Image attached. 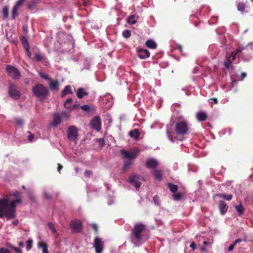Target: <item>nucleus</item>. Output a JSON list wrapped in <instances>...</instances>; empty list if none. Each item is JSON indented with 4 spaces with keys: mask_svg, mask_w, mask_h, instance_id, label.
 I'll list each match as a JSON object with an SVG mask.
<instances>
[{
    "mask_svg": "<svg viewBox=\"0 0 253 253\" xmlns=\"http://www.w3.org/2000/svg\"><path fill=\"white\" fill-rule=\"evenodd\" d=\"M21 42H22L23 45L29 43L26 37H22L21 39Z\"/></svg>",
    "mask_w": 253,
    "mask_h": 253,
    "instance_id": "nucleus-59",
    "label": "nucleus"
},
{
    "mask_svg": "<svg viewBox=\"0 0 253 253\" xmlns=\"http://www.w3.org/2000/svg\"><path fill=\"white\" fill-rule=\"evenodd\" d=\"M23 46L26 51H28L30 49V45L29 43L23 44Z\"/></svg>",
    "mask_w": 253,
    "mask_h": 253,
    "instance_id": "nucleus-60",
    "label": "nucleus"
},
{
    "mask_svg": "<svg viewBox=\"0 0 253 253\" xmlns=\"http://www.w3.org/2000/svg\"><path fill=\"white\" fill-rule=\"evenodd\" d=\"M136 22L135 20V16L134 14H131L128 17L127 19V23H130V24H134Z\"/></svg>",
    "mask_w": 253,
    "mask_h": 253,
    "instance_id": "nucleus-34",
    "label": "nucleus"
},
{
    "mask_svg": "<svg viewBox=\"0 0 253 253\" xmlns=\"http://www.w3.org/2000/svg\"><path fill=\"white\" fill-rule=\"evenodd\" d=\"M40 77L43 79H44L45 80H48L49 81V80H51V78H48V76L46 74H43V73H40Z\"/></svg>",
    "mask_w": 253,
    "mask_h": 253,
    "instance_id": "nucleus-55",
    "label": "nucleus"
},
{
    "mask_svg": "<svg viewBox=\"0 0 253 253\" xmlns=\"http://www.w3.org/2000/svg\"><path fill=\"white\" fill-rule=\"evenodd\" d=\"M6 71L8 76L13 80L19 79L21 77V74L18 70L11 65L6 66Z\"/></svg>",
    "mask_w": 253,
    "mask_h": 253,
    "instance_id": "nucleus-8",
    "label": "nucleus"
},
{
    "mask_svg": "<svg viewBox=\"0 0 253 253\" xmlns=\"http://www.w3.org/2000/svg\"><path fill=\"white\" fill-rule=\"evenodd\" d=\"M104 243L101 238L96 237L94 240V247L96 253H101L103 249Z\"/></svg>",
    "mask_w": 253,
    "mask_h": 253,
    "instance_id": "nucleus-11",
    "label": "nucleus"
},
{
    "mask_svg": "<svg viewBox=\"0 0 253 253\" xmlns=\"http://www.w3.org/2000/svg\"><path fill=\"white\" fill-rule=\"evenodd\" d=\"M17 10L18 8L13 6L11 13V17L12 19H14L18 16Z\"/></svg>",
    "mask_w": 253,
    "mask_h": 253,
    "instance_id": "nucleus-38",
    "label": "nucleus"
},
{
    "mask_svg": "<svg viewBox=\"0 0 253 253\" xmlns=\"http://www.w3.org/2000/svg\"><path fill=\"white\" fill-rule=\"evenodd\" d=\"M89 93L88 87H80V99H82L84 96H88Z\"/></svg>",
    "mask_w": 253,
    "mask_h": 253,
    "instance_id": "nucleus-21",
    "label": "nucleus"
},
{
    "mask_svg": "<svg viewBox=\"0 0 253 253\" xmlns=\"http://www.w3.org/2000/svg\"><path fill=\"white\" fill-rule=\"evenodd\" d=\"M36 2L34 0L30 2L28 4V8L33 9L35 7Z\"/></svg>",
    "mask_w": 253,
    "mask_h": 253,
    "instance_id": "nucleus-45",
    "label": "nucleus"
},
{
    "mask_svg": "<svg viewBox=\"0 0 253 253\" xmlns=\"http://www.w3.org/2000/svg\"><path fill=\"white\" fill-rule=\"evenodd\" d=\"M131 32L129 31V30H126L125 31H123L122 35L126 39H127V38H129L131 36Z\"/></svg>",
    "mask_w": 253,
    "mask_h": 253,
    "instance_id": "nucleus-40",
    "label": "nucleus"
},
{
    "mask_svg": "<svg viewBox=\"0 0 253 253\" xmlns=\"http://www.w3.org/2000/svg\"><path fill=\"white\" fill-rule=\"evenodd\" d=\"M83 64L84 65V69H89L90 65V61L88 59H86V58H84L83 59Z\"/></svg>",
    "mask_w": 253,
    "mask_h": 253,
    "instance_id": "nucleus-37",
    "label": "nucleus"
},
{
    "mask_svg": "<svg viewBox=\"0 0 253 253\" xmlns=\"http://www.w3.org/2000/svg\"><path fill=\"white\" fill-rule=\"evenodd\" d=\"M228 209L227 206H221L220 207V211L222 214H224Z\"/></svg>",
    "mask_w": 253,
    "mask_h": 253,
    "instance_id": "nucleus-51",
    "label": "nucleus"
},
{
    "mask_svg": "<svg viewBox=\"0 0 253 253\" xmlns=\"http://www.w3.org/2000/svg\"><path fill=\"white\" fill-rule=\"evenodd\" d=\"M6 245L9 247L10 248L14 250L15 251L17 252L18 253H22V250L14 246H13L12 244H11L9 243H6Z\"/></svg>",
    "mask_w": 253,
    "mask_h": 253,
    "instance_id": "nucleus-35",
    "label": "nucleus"
},
{
    "mask_svg": "<svg viewBox=\"0 0 253 253\" xmlns=\"http://www.w3.org/2000/svg\"><path fill=\"white\" fill-rule=\"evenodd\" d=\"M57 165H58V168H57L58 171L59 172V173H61V170L62 169L63 167L60 164H58Z\"/></svg>",
    "mask_w": 253,
    "mask_h": 253,
    "instance_id": "nucleus-64",
    "label": "nucleus"
},
{
    "mask_svg": "<svg viewBox=\"0 0 253 253\" xmlns=\"http://www.w3.org/2000/svg\"><path fill=\"white\" fill-rule=\"evenodd\" d=\"M129 134L130 136L133 137L135 140H137L139 138L140 133L138 129H134L132 131H129Z\"/></svg>",
    "mask_w": 253,
    "mask_h": 253,
    "instance_id": "nucleus-25",
    "label": "nucleus"
},
{
    "mask_svg": "<svg viewBox=\"0 0 253 253\" xmlns=\"http://www.w3.org/2000/svg\"><path fill=\"white\" fill-rule=\"evenodd\" d=\"M146 226L143 223H136L133 227L131 234L133 238L136 241H140L142 238V233L145 229Z\"/></svg>",
    "mask_w": 253,
    "mask_h": 253,
    "instance_id": "nucleus-5",
    "label": "nucleus"
},
{
    "mask_svg": "<svg viewBox=\"0 0 253 253\" xmlns=\"http://www.w3.org/2000/svg\"><path fill=\"white\" fill-rule=\"evenodd\" d=\"M24 0H18L16 4L14 6L18 8L19 6H20L22 4V3L24 2Z\"/></svg>",
    "mask_w": 253,
    "mask_h": 253,
    "instance_id": "nucleus-56",
    "label": "nucleus"
},
{
    "mask_svg": "<svg viewBox=\"0 0 253 253\" xmlns=\"http://www.w3.org/2000/svg\"><path fill=\"white\" fill-rule=\"evenodd\" d=\"M92 174V172L91 170H86L85 172H84V175L86 177H89Z\"/></svg>",
    "mask_w": 253,
    "mask_h": 253,
    "instance_id": "nucleus-52",
    "label": "nucleus"
},
{
    "mask_svg": "<svg viewBox=\"0 0 253 253\" xmlns=\"http://www.w3.org/2000/svg\"><path fill=\"white\" fill-rule=\"evenodd\" d=\"M2 14L3 18H8L9 15V7L8 6H4L2 8Z\"/></svg>",
    "mask_w": 253,
    "mask_h": 253,
    "instance_id": "nucleus-32",
    "label": "nucleus"
},
{
    "mask_svg": "<svg viewBox=\"0 0 253 253\" xmlns=\"http://www.w3.org/2000/svg\"><path fill=\"white\" fill-rule=\"evenodd\" d=\"M181 197H182V194H181L180 193H178V194H173L174 199H175L176 200H179V199H180Z\"/></svg>",
    "mask_w": 253,
    "mask_h": 253,
    "instance_id": "nucleus-54",
    "label": "nucleus"
},
{
    "mask_svg": "<svg viewBox=\"0 0 253 253\" xmlns=\"http://www.w3.org/2000/svg\"><path fill=\"white\" fill-rule=\"evenodd\" d=\"M28 197L30 200L32 201L33 203H36V198L34 195V194L31 192H28Z\"/></svg>",
    "mask_w": 253,
    "mask_h": 253,
    "instance_id": "nucleus-43",
    "label": "nucleus"
},
{
    "mask_svg": "<svg viewBox=\"0 0 253 253\" xmlns=\"http://www.w3.org/2000/svg\"><path fill=\"white\" fill-rule=\"evenodd\" d=\"M223 65L226 69H230V67L231 66L230 55L227 56L226 60H224Z\"/></svg>",
    "mask_w": 253,
    "mask_h": 253,
    "instance_id": "nucleus-31",
    "label": "nucleus"
},
{
    "mask_svg": "<svg viewBox=\"0 0 253 253\" xmlns=\"http://www.w3.org/2000/svg\"><path fill=\"white\" fill-rule=\"evenodd\" d=\"M190 247L193 250H195V249H196V245L195 242H192L190 245Z\"/></svg>",
    "mask_w": 253,
    "mask_h": 253,
    "instance_id": "nucleus-63",
    "label": "nucleus"
},
{
    "mask_svg": "<svg viewBox=\"0 0 253 253\" xmlns=\"http://www.w3.org/2000/svg\"><path fill=\"white\" fill-rule=\"evenodd\" d=\"M246 6L245 3H244V2H240L238 3L237 8L238 10L241 12H245Z\"/></svg>",
    "mask_w": 253,
    "mask_h": 253,
    "instance_id": "nucleus-29",
    "label": "nucleus"
},
{
    "mask_svg": "<svg viewBox=\"0 0 253 253\" xmlns=\"http://www.w3.org/2000/svg\"><path fill=\"white\" fill-rule=\"evenodd\" d=\"M72 102V99L71 98L68 99L64 103L65 107L70 109L71 106L68 105V104H70Z\"/></svg>",
    "mask_w": 253,
    "mask_h": 253,
    "instance_id": "nucleus-47",
    "label": "nucleus"
},
{
    "mask_svg": "<svg viewBox=\"0 0 253 253\" xmlns=\"http://www.w3.org/2000/svg\"><path fill=\"white\" fill-rule=\"evenodd\" d=\"M139 179L140 180H145L141 175L137 174V173H132V174L129 175L127 181L130 183L133 184L136 189H138L142 184L141 182L139 181Z\"/></svg>",
    "mask_w": 253,
    "mask_h": 253,
    "instance_id": "nucleus-7",
    "label": "nucleus"
},
{
    "mask_svg": "<svg viewBox=\"0 0 253 253\" xmlns=\"http://www.w3.org/2000/svg\"><path fill=\"white\" fill-rule=\"evenodd\" d=\"M16 207H0V217L5 216L7 219L13 218L15 217Z\"/></svg>",
    "mask_w": 253,
    "mask_h": 253,
    "instance_id": "nucleus-4",
    "label": "nucleus"
},
{
    "mask_svg": "<svg viewBox=\"0 0 253 253\" xmlns=\"http://www.w3.org/2000/svg\"><path fill=\"white\" fill-rule=\"evenodd\" d=\"M91 227L94 230L95 233H96L97 234L98 233V226L96 223H92Z\"/></svg>",
    "mask_w": 253,
    "mask_h": 253,
    "instance_id": "nucleus-49",
    "label": "nucleus"
},
{
    "mask_svg": "<svg viewBox=\"0 0 253 253\" xmlns=\"http://www.w3.org/2000/svg\"><path fill=\"white\" fill-rule=\"evenodd\" d=\"M72 93V91L71 90V87L70 85H67L65 87L64 89L62 91L61 93V96L62 97H64L68 94Z\"/></svg>",
    "mask_w": 253,
    "mask_h": 253,
    "instance_id": "nucleus-26",
    "label": "nucleus"
},
{
    "mask_svg": "<svg viewBox=\"0 0 253 253\" xmlns=\"http://www.w3.org/2000/svg\"><path fill=\"white\" fill-rule=\"evenodd\" d=\"M48 84L49 88L51 90H58L59 89V82L57 80L53 81L51 79V80H49Z\"/></svg>",
    "mask_w": 253,
    "mask_h": 253,
    "instance_id": "nucleus-17",
    "label": "nucleus"
},
{
    "mask_svg": "<svg viewBox=\"0 0 253 253\" xmlns=\"http://www.w3.org/2000/svg\"><path fill=\"white\" fill-rule=\"evenodd\" d=\"M33 95L40 101H42L49 95V89L41 84H38L32 88Z\"/></svg>",
    "mask_w": 253,
    "mask_h": 253,
    "instance_id": "nucleus-3",
    "label": "nucleus"
},
{
    "mask_svg": "<svg viewBox=\"0 0 253 253\" xmlns=\"http://www.w3.org/2000/svg\"><path fill=\"white\" fill-rule=\"evenodd\" d=\"M60 115L61 116V118H68L69 117V115L66 112H62L60 114Z\"/></svg>",
    "mask_w": 253,
    "mask_h": 253,
    "instance_id": "nucleus-57",
    "label": "nucleus"
},
{
    "mask_svg": "<svg viewBox=\"0 0 253 253\" xmlns=\"http://www.w3.org/2000/svg\"><path fill=\"white\" fill-rule=\"evenodd\" d=\"M9 96L12 99L17 100L21 96V91L18 89V87L12 83H10L8 90Z\"/></svg>",
    "mask_w": 253,
    "mask_h": 253,
    "instance_id": "nucleus-6",
    "label": "nucleus"
},
{
    "mask_svg": "<svg viewBox=\"0 0 253 253\" xmlns=\"http://www.w3.org/2000/svg\"><path fill=\"white\" fill-rule=\"evenodd\" d=\"M29 133H30V134L28 136V139L29 141H32L34 139V135L31 134L30 132Z\"/></svg>",
    "mask_w": 253,
    "mask_h": 253,
    "instance_id": "nucleus-61",
    "label": "nucleus"
},
{
    "mask_svg": "<svg viewBox=\"0 0 253 253\" xmlns=\"http://www.w3.org/2000/svg\"><path fill=\"white\" fill-rule=\"evenodd\" d=\"M70 226L73 231L78 232L79 231V221L77 220L71 221Z\"/></svg>",
    "mask_w": 253,
    "mask_h": 253,
    "instance_id": "nucleus-18",
    "label": "nucleus"
},
{
    "mask_svg": "<svg viewBox=\"0 0 253 253\" xmlns=\"http://www.w3.org/2000/svg\"><path fill=\"white\" fill-rule=\"evenodd\" d=\"M137 55L140 58H149L150 56V52L148 49L138 48L137 49Z\"/></svg>",
    "mask_w": 253,
    "mask_h": 253,
    "instance_id": "nucleus-14",
    "label": "nucleus"
},
{
    "mask_svg": "<svg viewBox=\"0 0 253 253\" xmlns=\"http://www.w3.org/2000/svg\"><path fill=\"white\" fill-rule=\"evenodd\" d=\"M168 187L173 193L176 192V191H177L178 189V187L177 185H175V184H173V183H168Z\"/></svg>",
    "mask_w": 253,
    "mask_h": 253,
    "instance_id": "nucleus-28",
    "label": "nucleus"
},
{
    "mask_svg": "<svg viewBox=\"0 0 253 253\" xmlns=\"http://www.w3.org/2000/svg\"><path fill=\"white\" fill-rule=\"evenodd\" d=\"M215 197L225 199V200L230 201L232 199L233 195L232 194H216Z\"/></svg>",
    "mask_w": 253,
    "mask_h": 253,
    "instance_id": "nucleus-22",
    "label": "nucleus"
},
{
    "mask_svg": "<svg viewBox=\"0 0 253 253\" xmlns=\"http://www.w3.org/2000/svg\"><path fill=\"white\" fill-rule=\"evenodd\" d=\"M22 204L21 194L18 191L13 194L6 195L3 198L0 199V206H16Z\"/></svg>",
    "mask_w": 253,
    "mask_h": 253,
    "instance_id": "nucleus-2",
    "label": "nucleus"
},
{
    "mask_svg": "<svg viewBox=\"0 0 253 253\" xmlns=\"http://www.w3.org/2000/svg\"><path fill=\"white\" fill-rule=\"evenodd\" d=\"M48 228L51 230L52 232L55 233L56 232V230L54 227V224L52 222H49L47 224Z\"/></svg>",
    "mask_w": 253,
    "mask_h": 253,
    "instance_id": "nucleus-42",
    "label": "nucleus"
},
{
    "mask_svg": "<svg viewBox=\"0 0 253 253\" xmlns=\"http://www.w3.org/2000/svg\"><path fill=\"white\" fill-rule=\"evenodd\" d=\"M153 176L156 180H162L163 179V172L162 170L156 169L153 171Z\"/></svg>",
    "mask_w": 253,
    "mask_h": 253,
    "instance_id": "nucleus-19",
    "label": "nucleus"
},
{
    "mask_svg": "<svg viewBox=\"0 0 253 253\" xmlns=\"http://www.w3.org/2000/svg\"><path fill=\"white\" fill-rule=\"evenodd\" d=\"M80 109L84 112H85L86 114H88V115H92L96 110L95 107L93 106V105H87V104H85L84 105H83L82 106H80Z\"/></svg>",
    "mask_w": 253,
    "mask_h": 253,
    "instance_id": "nucleus-13",
    "label": "nucleus"
},
{
    "mask_svg": "<svg viewBox=\"0 0 253 253\" xmlns=\"http://www.w3.org/2000/svg\"><path fill=\"white\" fill-rule=\"evenodd\" d=\"M89 126L91 128L96 129L97 131L100 130L102 126L101 119L100 116H95L90 121Z\"/></svg>",
    "mask_w": 253,
    "mask_h": 253,
    "instance_id": "nucleus-9",
    "label": "nucleus"
},
{
    "mask_svg": "<svg viewBox=\"0 0 253 253\" xmlns=\"http://www.w3.org/2000/svg\"><path fill=\"white\" fill-rule=\"evenodd\" d=\"M6 245L9 247L10 248L14 250L15 251L17 252L18 253H22V250L14 246H13L12 244H11L9 243H6Z\"/></svg>",
    "mask_w": 253,
    "mask_h": 253,
    "instance_id": "nucleus-36",
    "label": "nucleus"
},
{
    "mask_svg": "<svg viewBox=\"0 0 253 253\" xmlns=\"http://www.w3.org/2000/svg\"><path fill=\"white\" fill-rule=\"evenodd\" d=\"M15 121L17 125L20 126H22L23 125L24 121L21 118H16Z\"/></svg>",
    "mask_w": 253,
    "mask_h": 253,
    "instance_id": "nucleus-46",
    "label": "nucleus"
},
{
    "mask_svg": "<svg viewBox=\"0 0 253 253\" xmlns=\"http://www.w3.org/2000/svg\"><path fill=\"white\" fill-rule=\"evenodd\" d=\"M44 197L45 199L49 200L52 198V194L49 191H46L44 192Z\"/></svg>",
    "mask_w": 253,
    "mask_h": 253,
    "instance_id": "nucleus-44",
    "label": "nucleus"
},
{
    "mask_svg": "<svg viewBox=\"0 0 253 253\" xmlns=\"http://www.w3.org/2000/svg\"><path fill=\"white\" fill-rule=\"evenodd\" d=\"M132 162L130 161V160H125L124 161V165L123 167L124 170H126V169H129V167H130L131 165H132Z\"/></svg>",
    "mask_w": 253,
    "mask_h": 253,
    "instance_id": "nucleus-33",
    "label": "nucleus"
},
{
    "mask_svg": "<svg viewBox=\"0 0 253 253\" xmlns=\"http://www.w3.org/2000/svg\"><path fill=\"white\" fill-rule=\"evenodd\" d=\"M145 165L147 168L155 169L159 166V162L155 158H148L145 162Z\"/></svg>",
    "mask_w": 253,
    "mask_h": 253,
    "instance_id": "nucleus-12",
    "label": "nucleus"
},
{
    "mask_svg": "<svg viewBox=\"0 0 253 253\" xmlns=\"http://www.w3.org/2000/svg\"><path fill=\"white\" fill-rule=\"evenodd\" d=\"M210 100L211 101V103H212V104H217L218 103L217 98H214V97H213L212 98H210Z\"/></svg>",
    "mask_w": 253,
    "mask_h": 253,
    "instance_id": "nucleus-58",
    "label": "nucleus"
},
{
    "mask_svg": "<svg viewBox=\"0 0 253 253\" xmlns=\"http://www.w3.org/2000/svg\"><path fill=\"white\" fill-rule=\"evenodd\" d=\"M189 129L187 121H180L176 123L174 131L168 129L166 133L169 139L173 142L175 140H183L184 134H187Z\"/></svg>",
    "mask_w": 253,
    "mask_h": 253,
    "instance_id": "nucleus-1",
    "label": "nucleus"
},
{
    "mask_svg": "<svg viewBox=\"0 0 253 253\" xmlns=\"http://www.w3.org/2000/svg\"><path fill=\"white\" fill-rule=\"evenodd\" d=\"M240 242H242V239H237V240H235L234 242H233V244H231L228 248L227 250L228 251H232L233 249H234V247L236 246V244H238V243H240Z\"/></svg>",
    "mask_w": 253,
    "mask_h": 253,
    "instance_id": "nucleus-30",
    "label": "nucleus"
},
{
    "mask_svg": "<svg viewBox=\"0 0 253 253\" xmlns=\"http://www.w3.org/2000/svg\"><path fill=\"white\" fill-rule=\"evenodd\" d=\"M33 240L32 239H29L26 241V250L29 251L32 247Z\"/></svg>",
    "mask_w": 253,
    "mask_h": 253,
    "instance_id": "nucleus-41",
    "label": "nucleus"
},
{
    "mask_svg": "<svg viewBox=\"0 0 253 253\" xmlns=\"http://www.w3.org/2000/svg\"><path fill=\"white\" fill-rule=\"evenodd\" d=\"M196 118L198 121H206L208 118V114L205 112H198L196 114Z\"/></svg>",
    "mask_w": 253,
    "mask_h": 253,
    "instance_id": "nucleus-20",
    "label": "nucleus"
},
{
    "mask_svg": "<svg viewBox=\"0 0 253 253\" xmlns=\"http://www.w3.org/2000/svg\"><path fill=\"white\" fill-rule=\"evenodd\" d=\"M159 196H158V195H155L154 197H153V201H154V202L155 203V204H157V205H158V204H159L160 203V202L159 201Z\"/></svg>",
    "mask_w": 253,
    "mask_h": 253,
    "instance_id": "nucleus-53",
    "label": "nucleus"
},
{
    "mask_svg": "<svg viewBox=\"0 0 253 253\" xmlns=\"http://www.w3.org/2000/svg\"><path fill=\"white\" fill-rule=\"evenodd\" d=\"M242 50V49H241V48H238V49H237L235 51H232L231 54L230 55L231 65H232V62L235 60L237 53L241 52Z\"/></svg>",
    "mask_w": 253,
    "mask_h": 253,
    "instance_id": "nucleus-24",
    "label": "nucleus"
},
{
    "mask_svg": "<svg viewBox=\"0 0 253 253\" xmlns=\"http://www.w3.org/2000/svg\"><path fill=\"white\" fill-rule=\"evenodd\" d=\"M35 59L40 62L44 60V57L40 51H37L35 54Z\"/></svg>",
    "mask_w": 253,
    "mask_h": 253,
    "instance_id": "nucleus-27",
    "label": "nucleus"
},
{
    "mask_svg": "<svg viewBox=\"0 0 253 253\" xmlns=\"http://www.w3.org/2000/svg\"><path fill=\"white\" fill-rule=\"evenodd\" d=\"M145 45L150 48H156L157 44L153 40H147L145 42Z\"/></svg>",
    "mask_w": 253,
    "mask_h": 253,
    "instance_id": "nucleus-23",
    "label": "nucleus"
},
{
    "mask_svg": "<svg viewBox=\"0 0 253 253\" xmlns=\"http://www.w3.org/2000/svg\"><path fill=\"white\" fill-rule=\"evenodd\" d=\"M121 153L123 155L124 158H127L130 161H131V162L136 157L135 153H132L131 151H126L124 150V149H122Z\"/></svg>",
    "mask_w": 253,
    "mask_h": 253,
    "instance_id": "nucleus-15",
    "label": "nucleus"
},
{
    "mask_svg": "<svg viewBox=\"0 0 253 253\" xmlns=\"http://www.w3.org/2000/svg\"><path fill=\"white\" fill-rule=\"evenodd\" d=\"M0 253H11L9 250L3 247L0 248Z\"/></svg>",
    "mask_w": 253,
    "mask_h": 253,
    "instance_id": "nucleus-50",
    "label": "nucleus"
},
{
    "mask_svg": "<svg viewBox=\"0 0 253 253\" xmlns=\"http://www.w3.org/2000/svg\"><path fill=\"white\" fill-rule=\"evenodd\" d=\"M97 142L98 143V144L100 147H103L105 145V140L104 138H100L99 139H96Z\"/></svg>",
    "mask_w": 253,
    "mask_h": 253,
    "instance_id": "nucleus-48",
    "label": "nucleus"
},
{
    "mask_svg": "<svg viewBox=\"0 0 253 253\" xmlns=\"http://www.w3.org/2000/svg\"><path fill=\"white\" fill-rule=\"evenodd\" d=\"M78 129L74 126H70L68 127L67 132V136L70 141H75L78 136Z\"/></svg>",
    "mask_w": 253,
    "mask_h": 253,
    "instance_id": "nucleus-10",
    "label": "nucleus"
},
{
    "mask_svg": "<svg viewBox=\"0 0 253 253\" xmlns=\"http://www.w3.org/2000/svg\"><path fill=\"white\" fill-rule=\"evenodd\" d=\"M61 123V116L60 113H54L53 115L52 126H57Z\"/></svg>",
    "mask_w": 253,
    "mask_h": 253,
    "instance_id": "nucleus-16",
    "label": "nucleus"
},
{
    "mask_svg": "<svg viewBox=\"0 0 253 253\" xmlns=\"http://www.w3.org/2000/svg\"><path fill=\"white\" fill-rule=\"evenodd\" d=\"M235 209L239 215L243 214L245 211L244 206H235Z\"/></svg>",
    "mask_w": 253,
    "mask_h": 253,
    "instance_id": "nucleus-39",
    "label": "nucleus"
},
{
    "mask_svg": "<svg viewBox=\"0 0 253 253\" xmlns=\"http://www.w3.org/2000/svg\"><path fill=\"white\" fill-rule=\"evenodd\" d=\"M83 1V5L84 6H87L90 4L89 0H82Z\"/></svg>",
    "mask_w": 253,
    "mask_h": 253,
    "instance_id": "nucleus-62",
    "label": "nucleus"
}]
</instances>
